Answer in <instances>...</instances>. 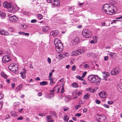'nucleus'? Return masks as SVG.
<instances>
[{"instance_id": "obj_55", "label": "nucleus", "mask_w": 122, "mask_h": 122, "mask_svg": "<svg viewBox=\"0 0 122 122\" xmlns=\"http://www.w3.org/2000/svg\"><path fill=\"white\" fill-rule=\"evenodd\" d=\"M64 111H67V110H68L69 109V108L68 107H65L64 108Z\"/></svg>"}, {"instance_id": "obj_18", "label": "nucleus", "mask_w": 122, "mask_h": 122, "mask_svg": "<svg viewBox=\"0 0 122 122\" xmlns=\"http://www.w3.org/2000/svg\"><path fill=\"white\" fill-rule=\"evenodd\" d=\"M49 27L48 26H45L42 29V30L45 32H46L49 30Z\"/></svg>"}, {"instance_id": "obj_19", "label": "nucleus", "mask_w": 122, "mask_h": 122, "mask_svg": "<svg viewBox=\"0 0 122 122\" xmlns=\"http://www.w3.org/2000/svg\"><path fill=\"white\" fill-rule=\"evenodd\" d=\"M0 16L2 19H4L6 16L5 14L2 11H0Z\"/></svg>"}, {"instance_id": "obj_61", "label": "nucleus", "mask_w": 122, "mask_h": 122, "mask_svg": "<svg viewBox=\"0 0 122 122\" xmlns=\"http://www.w3.org/2000/svg\"><path fill=\"white\" fill-rule=\"evenodd\" d=\"M47 121H48L50 122H53V120L51 118L49 120H47Z\"/></svg>"}, {"instance_id": "obj_20", "label": "nucleus", "mask_w": 122, "mask_h": 122, "mask_svg": "<svg viewBox=\"0 0 122 122\" xmlns=\"http://www.w3.org/2000/svg\"><path fill=\"white\" fill-rule=\"evenodd\" d=\"M82 93V91H81L79 92H76V91H75L72 94L73 95L75 96V95H77V94L78 95V96H79Z\"/></svg>"}, {"instance_id": "obj_60", "label": "nucleus", "mask_w": 122, "mask_h": 122, "mask_svg": "<svg viewBox=\"0 0 122 122\" xmlns=\"http://www.w3.org/2000/svg\"><path fill=\"white\" fill-rule=\"evenodd\" d=\"M51 116H49L48 115H47L46 116V118L48 120H49L51 118H50V117H51Z\"/></svg>"}, {"instance_id": "obj_43", "label": "nucleus", "mask_w": 122, "mask_h": 122, "mask_svg": "<svg viewBox=\"0 0 122 122\" xmlns=\"http://www.w3.org/2000/svg\"><path fill=\"white\" fill-rule=\"evenodd\" d=\"M114 54L113 53L109 52L108 53V54L109 55L111 56H112Z\"/></svg>"}, {"instance_id": "obj_26", "label": "nucleus", "mask_w": 122, "mask_h": 122, "mask_svg": "<svg viewBox=\"0 0 122 122\" xmlns=\"http://www.w3.org/2000/svg\"><path fill=\"white\" fill-rule=\"evenodd\" d=\"M65 100L66 102H68L70 101L71 99L69 96H67L65 97Z\"/></svg>"}, {"instance_id": "obj_12", "label": "nucleus", "mask_w": 122, "mask_h": 122, "mask_svg": "<svg viewBox=\"0 0 122 122\" xmlns=\"http://www.w3.org/2000/svg\"><path fill=\"white\" fill-rule=\"evenodd\" d=\"M60 88V86H56L53 88V90H50V91L52 92H54L56 93H57L59 92Z\"/></svg>"}, {"instance_id": "obj_2", "label": "nucleus", "mask_w": 122, "mask_h": 122, "mask_svg": "<svg viewBox=\"0 0 122 122\" xmlns=\"http://www.w3.org/2000/svg\"><path fill=\"white\" fill-rule=\"evenodd\" d=\"M88 80L91 82H95L96 84L99 83L101 81V79L98 75H91L88 77Z\"/></svg>"}, {"instance_id": "obj_58", "label": "nucleus", "mask_w": 122, "mask_h": 122, "mask_svg": "<svg viewBox=\"0 0 122 122\" xmlns=\"http://www.w3.org/2000/svg\"><path fill=\"white\" fill-rule=\"evenodd\" d=\"M23 119V117H20L17 118L18 120H21Z\"/></svg>"}, {"instance_id": "obj_10", "label": "nucleus", "mask_w": 122, "mask_h": 122, "mask_svg": "<svg viewBox=\"0 0 122 122\" xmlns=\"http://www.w3.org/2000/svg\"><path fill=\"white\" fill-rule=\"evenodd\" d=\"M58 32L57 30H53L50 32V35L53 37H57L58 36Z\"/></svg>"}, {"instance_id": "obj_29", "label": "nucleus", "mask_w": 122, "mask_h": 122, "mask_svg": "<svg viewBox=\"0 0 122 122\" xmlns=\"http://www.w3.org/2000/svg\"><path fill=\"white\" fill-rule=\"evenodd\" d=\"M50 114L51 116H55L56 115V113L55 111H52L50 112Z\"/></svg>"}, {"instance_id": "obj_59", "label": "nucleus", "mask_w": 122, "mask_h": 122, "mask_svg": "<svg viewBox=\"0 0 122 122\" xmlns=\"http://www.w3.org/2000/svg\"><path fill=\"white\" fill-rule=\"evenodd\" d=\"M11 85L12 88H14L15 86V84L14 83H12Z\"/></svg>"}, {"instance_id": "obj_56", "label": "nucleus", "mask_w": 122, "mask_h": 122, "mask_svg": "<svg viewBox=\"0 0 122 122\" xmlns=\"http://www.w3.org/2000/svg\"><path fill=\"white\" fill-rule=\"evenodd\" d=\"M81 50V51L80 52H81V53H84L85 52V50H83L82 49H80Z\"/></svg>"}, {"instance_id": "obj_35", "label": "nucleus", "mask_w": 122, "mask_h": 122, "mask_svg": "<svg viewBox=\"0 0 122 122\" xmlns=\"http://www.w3.org/2000/svg\"><path fill=\"white\" fill-rule=\"evenodd\" d=\"M64 87L63 86H62V88L61 89V91H60V92L61 93H63L64 92Z\"/></svg>"}, {"instance_id": "obj_57", "label": "nucleus", "mask_w": 122, "mask_h": 122, "mask_svg": "<svg viewBox=\"0 0 122 122\" xmlns=\"http://www.w3.org/2000/svg\"><path fill=\"white\" fill-rule=\"evenodd\" d=\"M52 73L51 72H50V73L49 76V77H48L49 78H51V76H52Z\"/></svg>"}, {"instance_id": "obj_32", "label": "nucleus", "mask_w": 122, "mask_h": 122, "mask_svg": "<svg viewBox=\"0 0 122 122\" xmlns=\"http://www.w3.org/2000/svg\"><path fill=\"white\" fill-rule=\"evenodd\" d=\"M26 70L25 69V68H24L22 70V71L21 72H20V74H25L26 72Z\"/></svg>"}, {"instance_id": "obj_50", "label": "nucleus", "mask_w": 122, "mask_h": 122, "mask_svg": "<svg viewBox=\"0 0 122 122\" xmlns=\"http://www.w3.org/2000/svg\"><path fill=\"white\" fill-rule=\"evenodd\" d=\"M96 102L97 104H99L100 103V101L98 100H96Z\"/></svg>"}, {"instance_id": "obj_25", "label": "nucleus", "mask_w": 122, "mask_h": 122, "mask_svg": "<svg viewBox=\"0 0 122 122\" xmlns=\"http://www.w3.org/2000/svg\"><path fill=\"white\" fill-rule=\"evenodd\" d=\"M89 93H86L84 96L83 98L85 99H88L89 98Z\"/></svg>"}, {"instance_id": "obj_27", "label": "nucleus", "mask_w": 122, "mask_h": 122, "mask_svg": "<svg viewBox=\"0 0 122 122\" xmlns=\"http://www.w3.org/2000/svg\"><path fill=\"white\" fill-rule=\"evenodd\" d=\"M117 88L119 91H121L122 90V85H118Z\"/></svg>"}, {"instance_id": "obj_5", "label": "nucleus", "mask_w": 122, "mask_h": 122, "mask_svg": "<svg viewBox=\"0 0 122 122\" xmlns=\"http://www.w3.org/2000/svg\"><path fill=\"white\" fill-rule=\"evenodd\" d=\"M82 35L85 38H89L92 36V33L89 30L86 29H84L82 32Z\"/></svg>"}, {"instance_id": "obj_24", "label": "nucleus", "mask_w": 122, "mask_h": 122, "mask_svg": "<svg viewBox=\"0 0 122 122\" xmlns=\"http://www.w3.org/2000/svg\"><path fill=\"white\" fill-rule=\"evenodd\" d=\"M1 75L2 77L6 79L7 78V76L5 74H4L3 71H2L1 73Z\"/></svg>"}, {"instance_id": "obj_52", "label": "nucleus", "mask_w": 122, "mask_h": 122, "mask_svg": "<svg viewBox=\"0 0 122 122\" xmlns=\"http://www.w3.org/2000/svg\"><path fill=\"white\" fill-rule=\"evenodd\" d=\"M122 18V16H119L117 17H116V19H120Z\"/></svg>"}, {"instance_id": "obj_4", "label": "nucleus", "mask_w": 122, "mask_h": 122, "mask_svg": "<svg viewBox=\"0 0 122 122\" xmlns=\"http://www.w3.org/2000/svg\"><path fill=\"white\" fill-rule=\"evenodd\" d=\"M3 5L4 8L9 9L11 11H15L17 10V8L15 6H12L11 5V3L5 2L3 3Z\"/></svg>"}, {"instance_id": "obj_34", "label": "nucleus", "mask_w": 122, "mask_h": 122, "mask_svg": "<svg viewBox=\"0 0 122 122\" xmlns=\"http://www.w3.org/2000/svg\"><path fill=\"white\" fill-rule=\"evenodd\" d=\"M76 78L77 79L81 80H83V78L82 77H81L80 76L77 75L76 76Z\"/></svg>"}, {"instance_id": "obj_45", "label": "nucleus", "mask_w": 122, "mask_h": 122, "mask_svg": "<svg viewBox=\"0 0 122 122\" xmlns=\"http://www.w3.org/2000/svg\"><path fill=\"white\" fill-rule=\"evenodd\" d=\"M86 73H87L86 72H85L83 74L82 77L83 79V78L85 76Z\"/></svg>"}, {"instance_id": "obj_48", "label": "nucleus", "mask_w": 122, "mask_h": 122, "mask_svg": "<svg viewBox=\"0 0 122 122\" xmlns=\"http://www.w3.org/2000/svg\"><path fill=\"white\" fill-rule=\"evenodd\" d=\"M47 61L50 64L51 63V59L49 58L48 57L47 58Z\"/></svg>"}, {"instance_id": "obj_6", "label": "nucleus", "mask_w": 122, "mask_h": 122, "mask_svg": "<svg viewBox=\"0 0 122 122\" xmlns=\"http://www.w3.org/2000/svg\"><path fill=\"white\" fill-rule=\"evenodd\" d=\"M11 60V57L8 55H5L3 56L2 58L3 62L4 63H6Z\"/></svg>"}, {"instance_id": "obj_7", "label": "nucleus", "mask_w": 122, "mask_h": 122, "mask_svg": "<svg viewBox=\"0 0 122 122\" xmlns=\"http://www.w3.org/2000/svg\"><path fill=\"white\" fill-rule=\"evenodd\" d=\"M80 49H78L75 51H73L71 52V55L72 56H75L79 55L81 54Z\"/></svg>"}, {"instance_id": "obj_42", "label": "nucleus", "mask_w": 122, "mask_h": 122, "mask_svg": "<svg viewBox=\"0 0 122 122\" xmlns=\"http://www.w3.org/2000/svg\"><path fill=\"white\" fill-rule=\"evenodd\" d=\"M3 105V102L2 101L0 102V109H1Z\"/></svg>"}, {"instance_id": "obj_17", "label": "nucleus", "mask_w": 122, "mask_h": 122, "mask_svg": "<svg viewBox=\"0 0 122 122\" xmlns=\"http://www.w3.org/2000/svg\"><path fill=\"white\" fill-rule=\"evenodd\" d=\"M86 90L87 91H89L90 92L94 93L96 91L94 89H92V88H88L86 89Z\"/></svg>"}, {"instance_id": "obj_64", "label": "nucleus", "mask_w": 122, "mask_h": 122, "mask_svg": "<svg viewBox=\"0 0 122 122\" xmlns=\"http://www.w3.org/2000/svg\"><path fill=\"white\" fill-rule=\"evenodd\" d=\"M87 111V109L86 108H85L83 110V112L84 113H85Z\"/></svg>"}, {"instance_id": "obj_21", "label": "nucleus", "mask_w": 122, "mask_h": 122, "mask_svg": "<svg viewBox=\"0 0 122 122\" xmlns=\"http://www.w3.org/2000/svg\"><path fill=\"white\" fill-rule=\"evenodd\" d=\"M21 29L23 30H24L27 28V26L24 24H21L20 26Z\"/></svg>"}, {"instance_id": "obj_44", "label": "nucleus", "mask_w": 122, "mask_h": 122, "mask_svg": "<svg viewBox=\"0 0 122 122\" xmlns=\"http://www.w3.org/2000/svg\"><path fill=\"white\" fill-rule=\"evenodd\" d=\"M19 104V103L18 102H15L14 103V105L16 107L18 106Z\"/></svg>"}, {"instance_id": "obj_31", "label": "nucleus", "mask_w": 122, "mask_h": 122, "mask_svg": "<svg viewBox=\"0 0 122 122\" xmlns=\"http://www.w3.org/2000/svg\"><path fill=\"white\" fill-rule=\"evenodd\" d=\"M69 119V117H68L67 116V115L65 116L64 118V120L65 121H68Z\"/></svg>"}, {"instance_id": "obj_23", "label": "nucleus", "mask_w": 122, "mask_h": 122, "mask_svg": "<svg viewBox=\"0 0 122 122\" xmlns=\"http://www.w3.org/2000/svg\"><path fill=\"white\" fill-rule=\"evenodd\" d=\"M40 84L41 85H47L48 84L47 82L46 81H43L40 82Z\"/></svg>"}, {"instance_id": "obj_33", "label": "nucleus", "mask_w": 122, "mask_h": 122, "mask_svg": "<svg viewBox=\"0 0 122 122\" xmlns=\"http://www.w3.org/2000/svg\"><path fill=\"white\" fill-rule=\"evenodd\" d=\"M73 87H77L78 86V84L76 83H74L72 84Z\"/></svg>"}, {"instance_id": "obj_47", "label": "nucleus", "mask_w": 122, "mask_h": 122, "mask_svg": "<svg viewBox=\"0 0 122 122\" xmlns=\"http://www.w3.org/2000/svg\"><path fill=\"white\" fill-rule=\"evenodd\" d=\"M81 115V113H77L76 114L75 116L77 117H79Z\"/></svg>"}, {"instance_id": "obj_11", "label": "nucleus", "mask_w": 122, "mask_h": 122, "mask_svg": "<svg viewBox=\"0 0 122 122\" xmlns=\"http://www.w3.org/2000/svg\"><path fill=\"white\" fill-rule=\"evenodd\" d=\"M79 41V39L78 37H76L72 40L71 41L72 44L73 45H75L76 44L78 43Z\"/></svg>"}, {"instance_id": "obj_15", "label": "nucleus", "mask_w": 122, "mask_h": 122, "mask_svg": "<svg viewBox=\"0 0 122 122\" xmlns=\"http://www.w3.org/2000/svg\"><path fill=\"white\" fill-rule=\"evenodd\" d=\"M99 94L101 97L102 98H104L106 96V93L104 91H103L99 93Z\"/></svg>"}, {"instance_id": "obj_37", "label": "nucleus", "mask_w": 122, "mask_h": 122, "mask_svg": "<svg viewBox=\"0 0 122 122\" xmlns=\"http://www.w3.org/2000/svg\"><path fill=\"white\" fill-rule=\"evenodd\" d=\"M21 75V76H22V78L23 79H25L26 77V76L25 74H20Z\"/></svg>"}, {"instance_id": "obj_63", "label": "nucleus", "mask_w": 122, "mask_h": 122, "mask_svg": "<svg viewBox=\"0 0 122 122\" xmlns=\"http://www.w3.org/2000/svg\"><path fill=\"white\" fill-rule=\"evenodd\" d=\"M42 94L41 92H39L38 94V95L39 96H41L42 95Z\"/></svg>"}, {"instance_id": "obj_22", "label": "nucleus", "mask_w": 122, "mask_h": 122, "mask_svg": "<svg viewBox=\"0 0 122 122\" xmlns=\"http://www.w3.org/2000/svg\"><path fill=\"white\" fill-rule=\"evenodd\" d=\"M10 113L11 115L15 117L17 116V114L15 111H11L10 112Z\"/></svg>"}, {"instance_id": "obj_1", "label": "nucleus", "mask_w": 122, "mask_h": 122, "mask_svg": "<svg viewBox=\"0 0 122 122\" xmlns=\"http://www.w3.org/2000/svg\"><path fill=\"white\" fill-rule=\"evenodd\" d=\"M102 10L103 11L105 12L106 14L109 15L114 14L115 12L113 6L108 4H106L103 5Z\"/></svg>"}, {"instance_id": "obj_30", "label": "nucleus", "mask_w": 122, "mask_h": 122, "mask_svg": "<svg viewBox=\"0 0 122 122\" xmlns=\"http://www.w3.org/2000/svg\"><path fill=\"white\" fill-rule=\"evenodd\" d=\"M37 16L38 18L40 20L43 17L42 15L40 14H38L37 15Z\"/></svg>"}, {"instance_id": "obj_39", "label": "nucleus", "mask_w": 122, "mask_h": 122, "mask_svg": "<svg viewBox=\"0 0 122 122\" xmlns=\"http://www.w3.org/2000/svg\"><path fill=\"white\" fill-rule=\"evenodd\" d=\"M76 66L75 65L73 66L72 67V69L73 71H75L76 69Z\"/></svg>"}, {"instance_id": "obj_53", "label": "nucleus", "mask_w": 122, "mask_h": 122, "mask_svg": "<svg viewBox=\"0 0 122 122\" xmlns=\"http://www.w3.org/2000/svg\"><path fill=\"white\" fill-rule=\"evenodd\" d=\"M103 106L104 107H105L106 108H109V106L107 104H104V105H103Z\"/></svg>"}, {"instance_id": "obj_54", "label": "nucleus", "mask_w": 122, "mask_h": 122, "mask_svg": "<svg viewBox=\"0 0 122 122\" xmlns=\"http://www.w3.org/2000/svg\"><path fill=\"white\" fill-rule=\"evenodd\" d=\"M105 74H106V77H107L109 76V73L107 72H105Z\"/></svg>"}, {"instance_id": "obj_13", "label": "nucleus", "mask_w": 122, "mask_h": 122, "mask_svg": "<svg viewBox=\"0 0 122 122\" xmlns=\"http://www.w3.org/2000/svg\"><path fill=\"white\" fill-rule=\"evenodd\" d=\"M0 34L4 36H9L10 35L8 32L5 31V30L3 29L0 30Z\"/></svg>"}, {"instance_id": "obj_38", "label": "nucleus", "mask_w": 122, "mask_h": 122, "mask_svg": "<svg viewBox=\"0 0 122 122\" xmlns=\"http://www.w3.org/2000/svg\"><path fill=\"white\" fill-rule=\"evenodd\" d=\"M4 97V95L2 94H0V100H2Z\"/></svg>"}, {"instance_id": "obj_40", "label": "nucleus", "mask_w": 122, "mask_h": 122, "mask_svg": "<svg viewBox=\"0 0 122 122\" xmlns=\"http://www.w3.org/2000/svg\"><path fill=\"white\" fill-rule=\"evenodd\" d=\"M113 102L112 101H108L107 102V103L109 105H111L113 104Z\"/></svg>"}, {"instance_id": "obj_36", "label": "nucleus", "mask_w": 122, "mask_h": 122, "mask_svg": "<svg viewBox=\"0 0 122 122\" xmlns=\"http://www.w3.org/2000/svg\"><path fill=\"white\" fill-rule=\"evenodd\" d=\"M37 20L36 19H33L31 20V23H35L37 22Z\"/></svg>"}, {"instance_id": "obj_8", "label": "nucleus", "mask_w": 122, "mask_h": 122, "mask_svg": "<svg viewBox=\"0 0 122 122\" xmlns=\"http://www.w3.org/2000/svg\"><path fill=\"white\" fill-rule=\"evenodd\" d=\"M51 2L54 6H58L60 5L59 0H51Z\"/></svg>"}, {"instance_id": "obj_28", "label": "nucleus", "mask_w": 122, "mask_h": 122, "mask_svg": "<svg viewBox=\"0 0 122 122\" xmlns=\"http://www.w3.org/2000/svg\"><path fill=\"white\" fill-rule=\"evenodd\" d=\"M49 78V80L50 81V84L51 85H52L51 84V83H53V84H54L55 83V82H53V78Z\"/></svg>"}, {"instance_id": "obj_14", "label": "nucleus", "mask_w": 122, "mask_h": 122, "mask_svg": "<svg viewBox=\"0 0 122 122\" xmlns=\"http://www.w3.org/2000/svg\"><path fill=\"white\" fill-rule=\"evenodd\" d=\"M17 18L15 15L10 16L9 17L10 20L11 22H14L16 21Z\"/></svg>"}, {"instance_id": "obj_9", "label": "nucleus", "mask_w": 122, "mask_h": 122, "mask_svg": "<svg viewBox=\"0 0 122 122\" xmlns=\"http://www.w3.org/2000/svg\"><path fill=\"white\" fill-rule=\"evenodd\" d=\"M119 72L118 69L115 68L111 71V73L112 75H115L118 74Z\"/></svg>"}, {"instance_id": "obj_51", "label": "nucleus", "mask_w": 122, "mask_h": 122, "mask_svg": "<svg viewBox=\"0 0 122 122\" xmlns=\"http://www.w3.org/2000/svg\"><path fill=\"white\" fill-rule=\"evenodd\" d=\"M108 59V56H105L104 57V60L105 61H107Z\"/></svg>"}, {"instance_id": "obj_46", "label": "nucleus", "mask_w": 122, "mask_h": 122, "mask_svg": "<svg viewBox=\"0 0 122 122\" xmlns=\"http://www.w3.org/2000/svg\"><path fill=\"white\" fill-rule=\"evenodd\" d=\"M12 71L13 72L15 73L16 71V70L15 69H14L13 68H11V71Z\"/></svg>"}, {"instance_id": "obj_41", "label": "nucleus", "mask_w": 122, "mask_h": 122, "mask_svg": "<svg viewBox=\"0 0 122 122\" xmlns=\"http://www.w3.org/2000/svg\"><path fill=\"white\" fill-rule=\"evenodd\" d=\"M84 67L85 68H88L89 67V65L87 64H85L84 65Z\"/></svg>"}, {"instance_id": "obj_49", "label": "nucleus", "mask_w": 122, "mask_h": 122, "mask_svg": "<svg viewBox=\"0 0 122 122\" xmlns=\"http://www.w3.org/2000/svg\"><path fill=\"white\" fill-rule=\"evenodd\" d=\"M81 105H77L75 106L76 109V110H77L78 108L80 107Z\"/></svg>"}, {"instance_id": "obj_62", "label": "nucleus", "mask_w": 122, "mask_h": 122, "mask_svg": "<svg viewBox=\"0 0 122 122\" xmlns=\"http://www.w3.org/2000/svg\"><path fill=\"white\" fill-rule=\"evenodd\" d=\"M23 35L25 36H28L29 35V34L28 33H24L23 34Z\"/></svg>"}, {"instance_id": "obj_3", "label": "nucleus", "mask_w": 122, "mask_h": 122, "mask_svg": "<svg viewBox=\"0 0 122 122\" xmlns=\"http://www.w3.org/2000/svg\"><path fill=\"white\" fill-rule=\"evenodd\" d=\"M54 43L55 45L56 50L57 52H61L63 50V45L61 41L58 39L55 40Z\"/></svg>"}, {"instance_id": "obj_16", "label": "nucleus", "mask_w": 122, "mask_h": 122, "mask_svg": "<svg viewBox=\"0 0 122 122\" xmlns=\"http://www.w3.org/2000/svg\"><path fill=\"white\" fill-rule=\"evenodd\" d=\"M103 118V117H99V116H97V119L98 120L99 122H100L101 121H102V122H103V121H104L105 120V119H104Z\"/></svg>"}]
</instances>
